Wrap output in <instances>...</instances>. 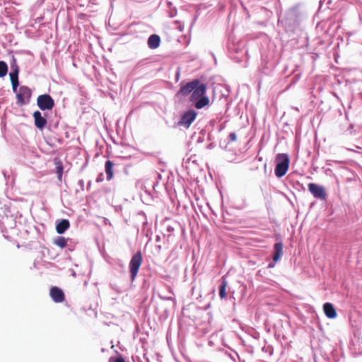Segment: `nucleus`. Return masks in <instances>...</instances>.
I'll list each match as a JSON object with an SVG mask.
<instances>
[{
    "label": "nucleus",
    "mask_w": 362,
    "mask_h": 362,
    "mask_svg": "<svg viewBox=\"0 0 362 362\" xmlns=\"http://www.w3.org/2000/svg\"><path fill=\"white\" fill-rule=\"evenodd\" d=\"M50 296L56 303H61L64 299V294L63 291L57 287H52L51 288Z\"/></svg>",
    "instance_id": "1a4fd4ad"
},
{
    "label": "nucleus",
    "mask_w": 362,
    "mask_h": 362,
    "mask_svg": "<svg viewBox=\"0 0 362 362\" xmlns=\"http://www.w3.org/2000/svg\"><path fill=\"white\" fill-rule=\"evenodd\" d=\"M196 117L197 112L194 110H189L183 114L178 124L180 126L188 128L194 121Z\"/></svg>",
    "instance_id": "0eeeda50"
},
{
    "label": "nucleus",
    "mask_w": 362,
    "mask_h": 362,
    "mask_svg": "<svg viewBox=\"0 0 362 362\" xmlns=\"http://www.w3.org/2000/svg\"><path fill=\"white\" fill-rule=\"evenodd\" d=\"M308 189L310 192L315 197L322 200L325 199L326 193L324 187L315 184L310 183L308 185Z\"/></svg>",
    "instance_id": "423d86ee"
},
{
    "label": "nucleus",
    "mask_w": 362,
    "mask_h": 362,
    "mask_svg": "<svg viewBox=\"0 0 362 362\" xmlns=\"http://www.w3.org/2000/svg\"><path fill=\"white\" fill-rule=\"evenodd\" d=\"M274 250L273 261L276 262L280 259L283 254V244L281 243H276Z\"/></svg>",
    "instance_id": "f8f14e48"
},
{
    "label": "nucleus",
    "mask_w": 362,
    "mask_h": 362,
    "mask_svg": "<svg viewBox=\"0 0 362 362\" xmlns=\"http://www.w3.org/2000/svg\"><path fill=\"white\" fill-rule=\"evenodd\" d=\"M226 287L227 282L225 279H223L219 288V296L222 299L226 296Z\"/></svg>",
    "instance_id": "f3484780"
},
{
    "label": "nucleus",
    "mask_w": 362,
    "mask_h": 362,
    "mask_svg": "<svg viewBox=\"0 0 362 362\" xmlns=\"http://www.w3.org/2000/svg\"><path fill=\"white\" fill-rule=\"evenodd\" d=\"M142 262V256L140 252H137L132 257L129 262V270L132 280L135 279L138 271L141 267Z\"/></svg>",
    "instance_id": "7ed1b4c3"
},
{
    "label": "nucleus",
    "mask_w": 362,
    "mask_h": 362,
    "mask_svg": "<svg viewBox=\"0 0 362 362\" xmlns=\"http://www.w3.org/2000/svg\"><path fill=\"white\" fill-rule=\"evenodd\" d=\"M113 163L107 160L105 163V172L107 174V180H110L113 177Z\"/></svg>",
    "instance_id": "2eb2a0df"
},
{
    "label": "nucleus",
    "mask_w": 362,
    "mask_h": 362,
    "mask_svg": "<svg viewBox=\"0 0 362 362\" xmlns=\"http://www.w3.org/2000/svg\"><path fill=\"white\" fill-rule=\"evenodd\" d=\"M8 72V66L6 62L0 61V78L5 76Z\"/></svg>",
    "instance_id": "a211bd4d"
},
{
    "label": "nucleus",
    "mask_w": 362,
    "mask_h": 362,
    "mask_svg": "<svg viewBox=\"0 0 362 362\" xmlns=\"http://www.w3.org/2000/svg\"><path fill=\"white\" fill-rule=\"evenodd\" d=\"M206 86L199 81V83L191 94L190 101L194 103L197 109L203 108L209 103V98L206 95Z\"/></svg>",
    "instance_id": "f257e3e1"
},
{
    "label": "nucleus",
    "mask_w": 362,
    "mask_h": 362,
    "mask_svg": "<svg viewBox=\"0 0 362 362\" xmlns=\"http://www.w3.org/2000/svg\"><path fill=\"white\" fill-rule=\"evenodd\" d=\"M236 138L237 137L235 133L232 132L230 134L229 139H230L231 141H235L236 140Z\"/></svg>",
    "instance_id": "4be33fe9"
},
{
    "label": "nucleus",
    "mask_w": 362,
    "mask_h": 362,
    "mask_svg": "<svg viewBox=\"0 0 362 362\" xmlns=\"http://www.w3.org/2000/svg\"><path fill=\"white\" fill-rule=\"evenodd\" d=\"M72 275H73V276H76V273L73 272Z\"/></svg>",
    "instance_id": "b1692460"
},
{
    "label": "nucleus",
    "mask_w": 362,
    "mask_h": 362,
    "mask_svg": "<svg viewBox=\"0 0 362 362\" xmlns=\"http://www.w3.org/2000/svg\"><path fill=\"white\" fill-rule=\"evenodd\" d=\"M109 362H125L122 358H110Z\"/></svg>",
    "instance_id": "412c9836"
},
{
    "label": "nucleus",
    "mask_w": 362,
    "mask_h": 362,
    "mask_svg": "<svg viewBox=\"0 0 362 362\" xmlns=\"http://www.w3.org/2000/svg\"><path fill=\"white\" fill-rule=\"evenodd\" d=\"M37 103L41 110H52L54 105V100L47 94L39 95L37 99Z\"/></svg>",
    "instance_id": "20e7f679"
},
{
    "label": "nucleus",
    "mask_w": 362,
    "mask_h": 362,
    "mask_svg": "<svg viewBox=\"0 0 362 362\" xmlns=\"http://www.w3.org/2000/svg\"><path fill=\"white\" fill-rule=\"evenodd\" d=\"M323 310L328 318L334 319L337 317L336 310L330 303H326L324 304Z\"/></svg>",
    "instance_id": "9d476101"
},
{
    "label": "nucleus",
    "mask_w": 362,
    "mask_h": 362,
    "mask_svg": "<svg viewBox=\"0 0 362 362\" xmlns=\"http://www.w3.org/2000/svg\"><path fill=\"white\" fill-rule=\"evenodd\" d=\"M160 39L157 35H151L148 40V45L151 49H156L160 45Z\"/></svg>",
    "instance_id": "ddd939ff"
},
{
    "label": "nucleus",
    "mask_w": 362,
    "mask_h": 362,
    "mask_svg": "<svg viewBox=\"0 0 362 362\" xmlns=\"http://www.w3.org/2000/svg\"><path fill=\"white\" fill-rule=\"evenodd\" d=\"M54 243L62 247V248H64L66 247V244H67V240L64 238V237H58L55 240H54Z\"/></svg>",
    "instance_id": "6ab92c4d"
},
{
    "label": "nucleus",
    "mask_w": 362,
    "mask_h": 362,
    "mask_svg": "<svg viewBox=\"0 0 362 362\" xmlns=\"http://www.w3.org/2000/svg\"><path fill=\"white\" fill-rule=\"evenodd\" d=\"M11 83H12L13 90L14 92H16L17 91V88L18 86V81H13V82H11Z\"/></svg>",
    "instance_id": "aec40b11"
},
{
    "label": "nucleus",
    "mask_w": 362,
    "mask_h": 362,
    "mask_svg": "<svg viewBox=\"0 0 362 362\" xmlns=\"http://www.w3.org/2000/svg\"><path fill=\"white\" fill-rule=\"evenodd\" d=\"M31 90L26 86H21L16 95L18 103L21 105L28 103L31 97Z\"/></svg>",
    "instance_id": "39448f33"
},
{
    "label": "nucleus",
    "mask_w": 362,
    "mask_h": 362,
    "mask_svg": "<svg viewBox=\"0 0 362 362\" xmlns=\"http://www.w3.org/2000/svg\"><path fill=\"white\" fill-rule=\"evenodd\" d=\"M361 354H362V345L361 346Z\"/></svg>",
    "instance_id": "393cba45"
},
{
    "label": "nucleus",
    "mask_w": 362,
    "mask_h": 362,
    "mask_svg": "<svg viewBox=\"0 0 362 362\" xmlns=\"http://www.w3.org/2000/svg\"><path fill=\"white\" fill-rule=\"evenodd\" d=\"M33 117L35 119V126L37 128L42 129L47 123L46 119H45L42 116L41 113L39 111H36L33 113Z\"/></svg>",
    "instance_id": "9b49d317"
},
{
    "label": "nucleus",
    "mask_w": 362,
    "mask_h": 362,
    "mask_svg": "<svg viewBox=\"0 0 362 362\" xmlns=\"http://www.w3.org/2000/svg\"><path fill=\"white\" fill-rule=\"evenodd\" d=\"M199 83V80H194L192 82L187 83L185 86H182L179 90L177 95L182 96H186L189 94H192L193 90Z\"/></svg>",
    "instance_id": "6e6552de"
},
{
    "label": "nucleus",
    "mask_w": 362,
    "mask_h": 362,
    "mask_svg": "<svg viewBox=\"0 0 362 362\" xmlns=\"http://www.w3.org/2000/svg\"><path fill=\"white\" fill-rule=\"evenodd\" d=\"M69 222L66 219L62 220L56 226L57 232L59 234L64 233L69 228Z\"/></svg>",
    "instance_id": "4468645a"
},
{
    "label": "nucleus",
    "mask_w": 362,
    "mask_h": 362,
    "mask_svg": "<svg viewBox=\"0 0 362 362\" xmlns=\"http://www.w3.org/2000/svg\"><path fill=\"white\" fill-rule=\"evenodd\" d=\"M274 267V263H270V264H269V268H272V267Z\"/></svg>",
    "instance_id": "5701e85b"
},
{
    "label": "nucleus",
    "mask_w": 362,
    "mask_h": 362,
    "mask_svg": "<svg viewBox=\"0 0 362 362\" xmlns=\"http://www.w3.org/2000/svg\"><path fill=\"white\" fill-rule=\"evenodd\" d=\"M13 71L10 73L11 81H18V68L16 65H12Z\"/></svg>",
    "instance_id": "dca6fc26"
},
{
    "label": "nucleus",
    "mask_w": 362,
    "mask_h": 362,
    "mask_svg": "<svg viewBox=\"0 0 362 362\" xmlns=\"http://www.w3.org/2000/svg\"><path fill=\"white\" fill-rule=\"evenodd\" d=\"M289 157L286 153H279L276 156L275 175L277 177H282L286 175L289 167Z\"/></svg>",
    "instance_id": "f03ea898"
}]
</instances>
